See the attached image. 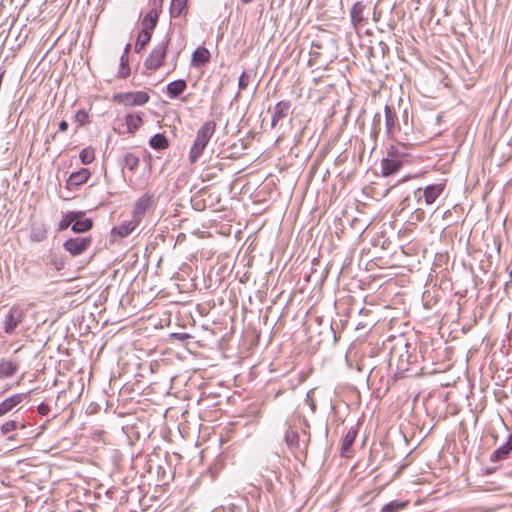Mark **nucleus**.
Listing matches in <instances>:
<instances>
[{
    "label": "nucleus",
    "mask_w": 512,
    "mask_h": 512,
    "mask_svg": "<svg viewBox=\"0 0 512 512\" xmlns=\"http://www.w3.org/2000/svg\"><path fill=\"white\" fill-rule=\"evenodd\" d=\"M216 124L213 121L205 122L197 131L195 141L189 152V160L194 163L204 151L211 136L215 132Z\"/></svg>",
    "instance_id": "f257e3e1"
},
{
    "label": "nucleus",
    "mask_w": 512,
    "mask_h": 512,
    "mask_svg": "<svg viewBox=\"0 0 512 512\" xmlns=\"http://www.w3.org/2000/svg\"><path fill=\"white\" fill-rule=\"evenodd\" d=\"M113 100L125 107H134L147 103L149 96L143 91L125 92L114 95Z\"/></svg>",
    "instance_id": "f03ea898"
},
{
    "label": "nucleus",
    "mask_w": 512,
    "mask_h": 512,
    "mask_svg": "<svg viewBox=\"0 0 512 512\" xmlns=\"http://www.w3.org/2000/svg\"><path fill=\"white\" fill-rule=\"evenodd\" d=\"M23 319V312L18 306H12L4 319V331L11 334Z\"/></svg>",
    "instance_id": "7ed1b4c3"
},
{
    "label": "nucleus",
    "mask_w": 512,
    "mask_h": 512,
    "mask_svg": "<svg viewBox=\"0 0 512 512\" xmlns=\"http://www.w3.org/2000/svg\"><path fill=\"white\" fill-rule=\"evenodd\" d=\"M165 55H166V45L163 43L159 44L152 50V52L150 53L148 58L145 60L146 68L150 69V70H155V69L159 68L163 63Z\"/></svg>",
    "instance_id": "20e7f679"
},
{
    "label": "nucleus",
    "mask_w": 512,
    "mask_h": 512,
    "mask_svg": "<svg viewBox=\"0 0 512 512\" xmlns=\"http://www.w3.org/2000/svg\"><path fill=\"white\" fill-rule=\"evenodd\" d=\"M90 245V239L86 237H76L67 240L64 248L73 256L83 253Z\"/></svg>",
    "instance_id": "39448f33"
},
{
    "label": "nucleus",
    "mask_w": 512,
    "mask_h": 512,
    "mask_svg": "<svg viewBox=\"0 0 512 512\" xmlns=\"http://www.w3.org/2000/svg\"><path fill=\"white\" fill-rule=\"evenodd\" d=\"M401 160L397 155L390 154L381 162V170L384 176H390L396 173L401 167Z\"/></svg>",
    "instance_id": "423d86ee"
},
{
    "label": "nucleus",
    "mask_w": 512,
    "mask_h": 512,
    "mask_svg": "<svg viewBox=\"0 0 512 512\" xmlns=\"http://www.w3.org/2000/svg\"><path fill=\"white\" fill-rule=\"evenodd\" d=\"M153 204V197L151 195L141 196L135 203L133 212L134 219L140 221L141 217L151 208Z\"/></svg>",
    "instance_id": "0eeeda50"
},
{
    "label": "nucleus",
    "mask_w": 512,
    "mask_h": 512,
    "mask_svg": "<svg viewBox=\"0 0 512 512\" xmlns=\"http://www.w3.org/2000/svg\"><path fill=\"white\" fill-rule=\"evenodd\" d=\"M445 185L443 183L428 185L425 187L423 197L427 205L433 204L442 194Z\"/></svg>",
    "instance_id": "6e6552de"
},
{
    "label": "nucleus",
    "mask_w": 512,
    "mask_h": 512,
    "mask_svg": "<svg viewBox=\"0 0 512 512\" xmlns=\"http://www.w3.org/2000/svg\"><path fill=\"white\" fill-rule=\"evenodd\" d=\"M210 59V52L207 48L200 46L192 54L191 65L193 67H199Z\"/></svg>",
    "instance_id": "1a4fd4ad"
},
{
    "label": "nucleus",
    "mask_w": 512,
    "mask_h": 512,
    "mask_svg": "<svg viewBox=\"0 0 512 512\" xmlns=\"http://www.w3.org/2000/svg\"><path fill=\"white\" fill-rule=\"evenodd\" d=\"M90 177V171L87 168H81L80 170L73 172L68 179V186H79L85 183Z\"/></svg>",
    "instance_id": "9d476101"
},
{
    "label": "nucleus",
    "mask_w": 512,
    "mask_h": 512,
    "mask_svg": "<svg viewBox=\"0 0 512 512\" xmlns=\"http://www.w3.org/2000/svg\"><path fill=\"white\" fill-rule=\"evenodd\" d=\"M139 224L138 219H132L126 223H123L117 228L112 230L113 233L119 235L120 237H125L129 235Z\"/></svg>",
    "instance_id": "9b49d317"
},
{
    "label": "nucleus",
    "mask_w": 512,
    "mask_h": 512,
    "mask_svg": "<svg viewBox=\"0 0 512 512\" xmlns=\"http://www.w3.org/2000/svg\"><path fill=\"white\" fill-rule=\"evenodd\" d=\"M125 122L129 133H135L142 125V118L138 114L129 113L125 116Z\"/></svg>",
    "instance_id": "f8f14e48"
},
{
    "label": "nucleus",
    "mask_w": 512,
    "mask_h": 512,
    "mask_svg": "<svg viewBox=\"0 0 512 512\" xmlns=\"http://www.w3.org/2000/svg\"><path fill=\"white\" fill-rule=\"evenodd\" d=\"M21 401L20 395H13L0 403V417L10 412Z\"/></svg>",
    "instance_id": "ddd939ff"
},
{
    "label": "nucleus",
    "mask_w": 512,
    "mask_h": 512,
    "mask_svg": "<svg viewBox=\"0 0 512 512\" xmlns=\"http://www.w3.org/2000/svg\"><path fill=\"white\" fill-rule=\"evenodd\" d=\"M188 0H172L170 4V15L178 17L187 12Z\"/></svg>",
    "instance_id": "4468645a"
},
{
    "label": "nucleus",
    "mask_w": 512,
    "mask_h": 512,
    "mask_svg": "<svg viewBox=\"0 0 512 512\" xmlns=\"http://www.w3.org/2000/svg\"><path fill=\"white\" fill-rule=\"evenodd\" d=\"M92 227V220L89 218H83L80 217L75 218V220L72 223V230L76 233H83L88 230H90Z\"/></svg>",
    "instance_id": "2eb2a0df"
},
{
    "label": "nucleus",
    "mask_w": 512,
    "mask_h": 512,
    "mask_svg": "<svg viewBox=\"0 0 512 512\" xmlns=\"http://www.w3.org/2000/svg\"><path fill=\"white\" fill-rule=\"evenodd\" d=\"M186 89V82L184 80H175L167 85V94L170 97L180 95Z\"/></svg>",
    "instance_id": "dca6fc26"
},
{
    "label": "nucleus",
    "mask_w": 512,
    "mask_h": 512,
    "mask_svg": "<svg viewBox=\"0 0 512 512\" xmlns=\"http://www.w3.org/2000/svg\"><path fill=\"white\" fill-rule=\"evenodd\" d=\"M356 435H357V432L354 428H350L344 439H343V443H342V447H341V450L343 453L347 452L351 446L353 445L355 439H356Z\"/></svg>",
    "instance_id": "f3484780"
},
{
    "label": "nucleus",
    "mask_w": 512,
    "mask_h": 512,
    "mask_svg": "<svg viewBox=\"0 0 512 512\" xmlns=\"http://www.w3.org/2000/svg\"><path fill=\"white\" fill-rule=\"evenodd\" d=\"M129 47H130V45L127 44L125 47L124 54L121 56V59H120L119 75L121 77H127L130 74V68L128 66V57H127Z\"/></svg>",
    "instance_id": "a211bd4d"
},
{
    "label": "nucleus",
    "mask_w": 512,
    "mask_h": 512,
    "mask_svg": "<svg viewBox=\"0 0 512 512\" xmlns=\"http://www.w3.org/2000/svg\"><path fill=\"white\" fill-rule=\"evenodd\" d=\"M149 143L154 149H164L168 146L167 138L163 134L154 135Z\"/></svg>",
    "instance_id": "6ab92c4d"
},
{
    "label": "nucleus",
    "mask_w": 512,
    "mask_h": 512,
    "mask_svg": "<svg viewBox=\"0 0 512 512\" xmlns=\"http://www.w3.org/2000/svg\"><path fill=\"white\" fill-rule=\"evenodd\" d=\"M79 158L83 164H90L95 159V150L92 147H85L80 151Z\"/></svg>",
    "instance_id": "aec40b11"
},
{
    "label": "nucleus",
    "mask_w": 512,
    "mask_h": 512,
    "mask_svg": "<svg viewBox=\"0 0 512 512\" xmlns=\"http://www.w3.org/2000/svg\"><path fill=\"white\" fill-rule=\"evenodd\" d=\"M82 213L80 212H70L67 213L59 222V229L64 230L72 225L75 218L81 217Z\"/></svg>",
    "instance_id": "412c9836"
},
{
    "label": "nucleus",
    "mask_w": 512,
    "mask_h": 512,
    "mask_svg": "<svg viewBox=\"0 0 512 512\" xmlns=\"http://www.w3.org/2000/svg\"><path fill=\"white\" fill-rule=\"evenodd\" d=\"M151 33L148 30H142L138 37L135 44L136 51H140L144 48V46L150 41Z\"/></svg>",
    "instance_id": "4be33fe9"
},
{
    "label": "nucleus",
    "mask_w": 512,
    "mask_h": 512,
    "mask_svg": "<svg viewBox=\"0 0 512 512\" xmlns=\"http://www.w3.org/2000/svg\"><path fill=\"white\" fill-rule=\"evenodd\" d=\"M157 22V14L154 11H150L146 14V16L143 19V30H152Z\"/></svg>",
    "instance_id": "5701e85b"
},
{
    "label": "nucleus",
    "mask_w": 512,
    "mask_h": 512,
    "mask_svg": "<svg viewBox=\"0 0 512 512\" xmlns=\"http://www.w3.org/2000/svg\"><path fill=\"white\" fill-rule=\"evenodd\" d=\"M16 366L10 361H2L0 363V377H8L14 374Z\"/></svg>",
    "instance_id": "b1692460"
},
{
    "label": "nucleus",
    "mask_w": 512,
    "mask_h": 512,
    "mask_svg": "<svg viewBox=\"0 0 512 512\" xmlns=\"http://www.w3.org/2000/svg\"><path fill=\"white\" fill-rule=\"evenodd\" d=\"M385 123H386V130L387 133L390 135L392 134L393 128H394V116L391 113V110L388 106H385Z\"/></svg>",
    "instance_id": "393cba45"
},
{
    "label": "nucleus",
    "mask_w": 512,
    "mask_h": 512,
    "mask_svg": "<svg viewBox=\"0 0 512 512\" xmlns=\"http://www.w3.org/2000/svg\"><path fill=\"white\" fill-rule=\"evenodd\" d=\"M18 427L23 428L24 425L20 424L19 422L15 421V420H9L2 424L1 432H2V434H6V433H9V432L17 429Z\"/></svg>",
    "instance_id": "a878e982"
},
{
    "label": "nucleus",
    "mask_w": 512,
    "mask_h": 512,
    "mask_svg": "<svg viewBox=\"0 0 512 512\" xmlns=\"http://www.w3.org/2000/svg\"><path fill=\"white\" fill-rule=\"evenodd\" d=\"M138 163L139 159L134 154L128 153L124 156V167L128 168L129 170L135 169Z\"/></svg>",
    "instance_id": "bb28decb"
},
{
    "label": "nucleus",
    "mask_w": 512,
    "mask_h": 512,
    "mask_svg": "<svg viewBox=\"0 0 512 512\" xmlns=\"http://www.w3.org/2000/svg\"><path fill=\"white\" fill-rule=\"evenodd\" d=\"M74 119L78 125L83 126L89 121L88 112L85 110H78L74 116Z\"/></svg>",
    "instance_id": "cd10ccee"
},
{
    "label": "nucleus",
    "mask_w": 512,
    "mask_h": 512,
    "mask_svg": "<svg viewBox=\"0 0 512 512\" xmlns=\"http://www.w3.org/2000/svg\"><path fill=\"white\" fill-rule=\"evenodd\" d=\"M285 442L290 447L296 446L298 443V434L292 430H288L285 434Z\"/></svg>",
    "instance_id": "c85d7f7f"
},
{
    "label": "nucleus",
    "mask_w": 512,
    "mask_h": 512,
    "mask_svg": "<svg viewBox=\"0 0 512 512\" xmlns=\"http://www.w3.org/2000/svg\"><path fill=\"white\" fill-rule=\"evenodd\" d=\"M249 82H250L249 75H247L245 72H243L240 75L239 81H238V88H239V90L246 89L248 87V85H249Z\"/></svg>",
    "instance_id": "c756f323"
},
{
    "label": "nucleus",
    "mask_w": 512,
    "mask_h": 512,
    "mask_svg": "<svg viewBox=\"0 0 512 512\" xmlns=\"http://www.w3.org/2000/svg\"><path fill=\"white\" fill-rule=\"evenodd\" d=\"M402 506H403V504H401V503L391 502V503L385 504L382 507V511L383 512H394V511L398 510L399 508H401Z\"/></svg>",
    "instance_id": "7c9ffc66"
},
{
    "label": "nucleus",
    "mask_w": 512,
    "mask_h": 512,
    "mask_svg": "<svg viewBox=\"0 0 512 512\" xmlns=\"http://www.w3.org/2000/svg\"><path fill=\"white\" fill-rule=\"evenodd\" d=\"M510 449H511V447L508 444H505L503 447H501L495 451V455L497 458H500V457L506 455Z\"/></svg>",
    "instance_id": "2f4dec72"
},
{
    "label": "nucleus",
    "mask_w": 512,
    "mask_h": 512,
    "mask_svg": "<svg viewBox=\"0 0 512 512\" xmlns=\"http://www.w3.org/2000/svg\"><path fill=\"white\" fill-rule=\"evenodd\" d=\"M67 128H68V123L65 120H63L59 123V130L61 132H65L67 130Z\"/></svg>",
    "instance_id": "473e14b6"
},
{
    "label": "nucleus",
    "mask_w": 512,
    "mask_h": 512,
    "mask_svg": "<svg viewBox=\"0 0 512 512\" xmlns=\"http://www.w3.org/2000/svg\"><path fill=\"white\" fill-rule=\"evenodd\" d=\"M8 440H14L13 436L8 437Z\"/></svg>",
    "instance_id": "72a5a7b5"
}]
</instances>
